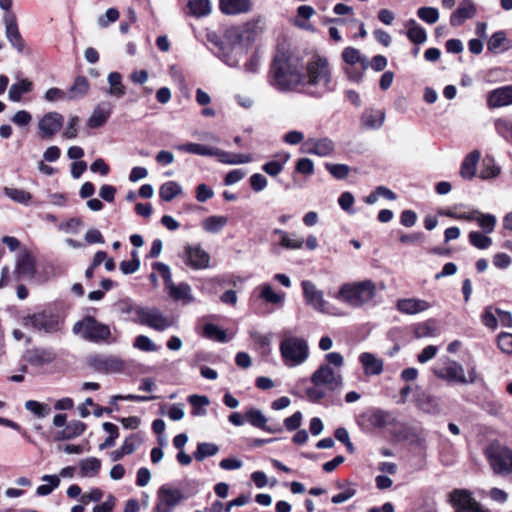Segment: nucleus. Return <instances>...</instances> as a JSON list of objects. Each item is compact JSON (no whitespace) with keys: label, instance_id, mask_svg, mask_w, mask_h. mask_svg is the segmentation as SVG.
I'll return each instance as SVG.
<instances>
[{"label":"nucleus","instance_id":"1","mask_svg":"<svg viewBox=\"0 0 512 512\" xmlns=\"http://www.w3.org/2000/svg\"><path fill=\"white\" fill-rule=\"evenodd\" d=\"M304 66L301 60L288 52L279 51L271 67V83L282 91H300Z\"/></svg>","mask_w":512,"mask_h":512},{"label":"nucleus","instance_id":"2","mask_svg":"<svg viewBox=\"0 0 512 512\" xmlns=\"http://www.w3.org/2000/svg\"><path fill=\"white\" fill-rule=\"evenodd\" d=\"M301 90L309 95L323 96L334 90L331 68L325 57L314 56L303 69Z\"/></svg>","mask_w":512,"mask_h":512},{"label":"nucleus","instance_id":"3","mask_svg":"<svg viewBox=\"0 0 512 512\" xmlns=\"http://www.w3.org/2000/svg\"><path fill=\"white\" fill-rule=\"evenodd\" d=\"M439 221L477 222V224H496L497 219L492 214H484L465 206L442 208L429 212L423 224H438Z\"/></svg>","mask_w":512,"mask_h":512},{"label":"nucleus","instance_id":"4","mask_svg":"<svg viewBox=\"0 0 512 512\" xmlns=\"http://www.w3.org/2000/svg\"><path fill=\"white\" fill-rule=\"evenodd\" d=\"M326 364L319 366L311 375L314 385H323L325 389L334 391L342 386L343 378L340 368L344 364L343 356L338 352H330L325 355Z\"/></svg>","mask_w":512,"mask_h":512},{"label":"nucleus","instance_id":"5","mask_svg":"<svg viewBox=\"0 0 512 512\" xmlns=\"http://www.w3.org/2000/svg\"><path fill=\"white\" fill-rule=\"evenodd\" d=\"M376 286L371 280L343 284L336 298L354 308H360L373 300Z\"/></svg>","mask_w":512,"mask_h":512},{"label":"nucleus","instance_id":"6","mask_svg":"<svg viewBox=\"0 0 512 512\" xmlns=\"http://www.w3.org/2000/svg\"><path fill=\"white\" fill-rule=\"evenodd\" d=\"M73 332L93 343H115L117 341L112 336L110 327L92 316H86L81 321L75 323Z\"/></svg>","mask_w":512,"mask_h":512},{"label":"nucleus","instance_id":"7","mask_svg":"<svg viewBox=\"0 0 512 512\" xmlns=\"http://www.w3.org/2000/svg\"><path fill=\"white\" fill-rule=\"evenodd\" d=\"M279 349L285 365L289 367L299 366L309 357V346L306 339L288 335L286 332Z\"/></svg>","mask_w":512,"mask_h":512},{"label":"nucleus","instance_id":"8","mask_svg":"<svg viewBox=\"0 0 512 512\" xmlns=\"http://www.w3.org/2000/svg\"><path fill=\"white\" fill-rule=\"evenodd\" d=\"M131 320L159 332L165 331L175 324V320L172 316L165 315L157 307L149 306H145V308H135V317H132Z\"/></svg>","mask_w":512,"mask_h":512},{"label":"nucleus","instance_id":"9","mask_svg":"<svg viewBox=\"0 0 512 512\" xmlns=\"http://www.w3.org/2000/svg\"><path fill=\"white\" fill-rule=\"evenodd\" d=\"M486 456L493 472L500 476L512 474V450L500 445H490Z\"/></svg>","mask_w":512,"mask_h":512},{"label":"nucleus","instance_id":"10","mask_svg":"<svg viewBox=\"0 0 512 512\" xmlns=\"http://www.w3.org/2000/svg\"><path fill=\"white\" fill-rule=\"evenodd\" d=\"M87 365L95 372L103 374L122 373L126 368L125 361L120 357L101 353L90 355Z\"/></svg>","mask_w":512,"mask_h":512},{"label":"nucleus","instance_id":"11","mask_svg":"<svg viewBox=\"0 0 512 512\" xmlns=\"http://www.w3.org/2000/svg\"><path fill=\"white\" fill-rule=\"evenodd\" d=\"M22 324L25 328H32L45 333H54L60 327L58 316L45 311L23 317Z\"/></svg>","mask_w":512,"mask_h":512},{"label":"nucleus","instance_id":"12","mask_svg":"<svg viewBox=\"0 0 512 512\" xmlns=\"http://www.w3.org/2000/svg\"><path fill=\"white\" fill-rule=\"evenodd\" d=\"M185 499L180 489L162 485L157 491L156 512H172Z\"/></svg>","mask_w":512,"mask_h":512},{"label":"nucleus","instance_id":"13","mask_svg":"<svg viewBox=\"0 0 512 512\" xmlns=\"http://www.w3.org/2000/svg\"><path fill=\"white\" fill-rule=\"evenodd\" d=\"M449 501L455 509L468 512H491L477 502L468 490L455 489L449 494Z\"/></svg>","mask_w":512,"mask_h":512},{"label":"nucleus","instance_id":"14","mask_svg":"<svg viewBox=\"0 0 512 512\" xmlns=\"http://www.w3.org/2000/svg\"><path fill=\"white\" fill-rule=\"evenodd\" d=\"M64 117L58 112L46 113L38 122L39 136L52 139L63 127Z\"/></svg>","mask_w":512,"mask_h":512},{"label":"nucleus","instance_id":"15","mask_svg":"<svg viewBox=\"0 0 512 512\" xmlns=\"http://www.w3.org/2000/svg\"><path fill=\"white\" fill-rule=\"evenodd\" d=\"M335 149L334 142L327 137L309 138L302 145V151L307 154L326 157L333 153Z\"/></svg>","mask_w":512,"mask_h":512},{"label":"nucleus","instance_id":"16","mask_svg":"<svg viewBox=\"0 0 512 512\" xmlns=\"http://www.w3.org/2000/svg\"><path fill=\"white\" fill-rule=\"evenodd\" d=\"M433 373L439 379L448 381L450 383H468V380L464 374L463 366L456 361H449L448 365L444 368L433 369Z\"/></svg>","mask_w":512,"mask_h":512},{"label":"nucleus","instance_id":"17","mask_svg":"<svg viewBox=\"0 0 512 512\" xmlns=\"http://www.w3.org/2000/svg\"><path fill=\"white\" fill-rule=\"evenodd\" d=\"M3 23L5 25V34L7 40L17 51L22 52L25 48V44L18 29L16 15H4Z\"/></svg>","mask_w":512,"mask_h":512},{"label":"nucleus","instance_id":"18","mask_svg":"<svg viewBox=\"0 0 512 512\" xmlns=\"http://www.w3.org/2000/svg\"><path fill=\"white\" fill-rule=\"evenodd\" d=\"M24 358L30 365L41 367L52 363L56 354L49 348L34 347L25 352Z\"/></svg>","mask_w":512,"mask_h":512},{"label":"nucleus","instance_id":"19","mask_svg":"<svg viewBox=\"0 0 512 512\" xmlns=\"http://www.w3.org/2000/svg\"><path fill=\"white\" fill-rule=\"evenodd\" d=\"M301 286L306 303L315 310L322 312L325 307L323 292L318 290L315 284L309 280L302 281Z\"/></svg>","mask_w":512,"mask_h":512},{"label":"nucleus","instance_id":"20","mask_svg":"<svg viewBox=\"0 0 512 512\" xmlns=\"http://www.w3.org/2000/svg\"><path fill=\"white\" fill-rule=\"evenodd\" d=\"M487 105L491 109L512 105V85L490 91L487 96Z\"/></svg>","mask_w":512,"mask_h":512},{"label":"nucleus","instance_id":"21","mask_svg":"<svg viewBox=\"0 0 512 512\" xmlns=\"http://www.w3.org/2000/svg\"><path fill=\"white\" fill-rule=\"evenodd\" d=\"M209 254L199 246H188L185 252V262L194 269H204L209 265Z\"/></svg>","mask_w":512,"mask_h":512},{"label":"nucleus","instance_id":"22","mask_svg":"<svg viewBox=\"0 0 512 512\" xmlns=\"http://www.w3.org/2000/svg\"><path fill=\"white\" fill-rule=\"evenodd\" d=\"M113 111V104L108 101L100 102L93 110L87 121L90 128H99L103 126L109 119Z\"/></svg>","mask_w":512,"mask_h":512},{"label":"nucleus","instance_id":"23","mask_svg":"<svg viewBox=\"0 0 512 512\" xmlns=\"http://www.w3.org/2000/svg\"><path fill=\"white\" fill-rule=\"evenodd\" d=\"M477 9L471 0H463L458 8L450 16V24L452 26H460L466 20L476 15Z\"/></svg>","mask_w":512,"mask_h":512},{"label":"nucleus","instance_id":"24","mask_svg":"<svg viewBox=\"0 0 512 512\" xmlns=\"http://www.w3.org/2000/svg\"><path fill=\"white\" fill-rule=\"evenodd\" d=\"M35 272L36 269L34 258L28 252L19 254L16 262V275L19 278L32 279L35 275Z\"/></svg>","mask_w":512,"mask_h":512},{"label":"nucleus","instance_id":"25","mask_svg":"<svg viewBox=\"0 0 512 512\" xmlns=\"http://www.w3.org/2000/svg\"><path fill=\"white\" fill-rule=\"evenodd\" d=\"M430 304L422 299L405 298L397 302V309L404 314L414 315L426 311Z\"/></svg>","mask_w":512,"mask_h":512},{"label":"nucleus","instance_id":"26","mask_svg":"<svg viewBox=\"0 0 512 512\" xmlns=\"http://www.w3.org/2000/svg\"><path fill=\"white\" fill-rule=\"evenodd\" d=\"M366 376L380 375L383 372V361L370 352H363L359 356Z\"/></svg>","mask_w":512,"mask_h":512},{"label":"nucleus","instance_id":"27","mask_svg":"<svg viewBox=\"0 0 512 512\" xmlns=\"http://www.w3.org/2000/svg\"><path fill=\"white\" fill-rule=\"evenodd\" d=\"M238 44L243 49H252L256 41V23L248 22L237 32Z\"/></svg>","mask_w":512,"mask_h":512},{"label":"nucleus","instance_id":"28","mask_svg":"<svg viewBox=\"0 0 512 512\" xmlns=\"http://www.w3.org/2000/svg\"><path fill=\"white\" fill-rule=\"evenodd\" d=\"M385 120V113L381 110L368 109L361 116V124L370 130L380 129Z\"/></svg>","mask_w":512,"mask_h":512},{"label":"nucleus","instance_id":"29","mask_svg":"<svg viewBox=\"0 0 512 512\" xmlns=\"http://www.w3.org/2000/svg\"><path fill=\"white\" fill-rule=\"evenodd\" d=\"M251 6L250 0H220L221 11L228 15L248 12Z\"/></svg>","mask_w":512,"mask_h":512},{"label":"nucleus","instance_id":"30","mask_svg":"<svg viewBox=\"0 0 512 512\" xmlns=\"http://www.w3.org/2000/svg\"><path fill=\"white\" fill-rule=\"evenodd\" d=\"M260 297L267 303L279 309L284 306L286 294L284 292H276L270 284H263Z\"/></svg>","mask_w":512,"mask_h":512},{"label":"nucleus","instance_id":"31","mask_svg":"<svg viewBox=\"0 0 512 512\" xmlns=\"http://www.w3.org/2000/svg\"><path fill=\"white\" fill-rule=\"evenodd\" d=\"M167 291L174 301H181L183 304H189L194 301L191 287L187 283L174 284Z\"/></svg>","mask_w":512,"mask_h":512},{"label":"nucleus","instance_id":"32","mask_svg":"<svg viewBox=\"0 0 512 512\" xmlns=\"http://www.w3.org/2000/svg\"><path fill=\"white\" fill-rule=\"evenodd\" d=\"M90 84L85 76H77L73 85L68 89V100H78L83 98L89 91Z\"/></svg>","mask_w":512,"mask_h":512},{"label":"nucleus","instance_id":"33","mask_svg":"<svg viewBox=\"0 0 512 512\" xmlns=\"http://www.w3.org/2000/svg\"><path fill=\"white\" fill-rule=\"evenodd\" d=\"M481 154L475 150L469 153L462 162L460 175L464 179H472L476 173V166L480 160Z\"/></svg>","mask_w":512,"mask_h":512},{"label":"nucleus","instance_id":"34","mask_svg":"<svg viewBox=\"0 0 512 512\" xmlns=\"http://www.w3.org/2000/svg\"><path fill=\"white\" fill-rule=\"evenodd\" d=\"M107 82L109 84V89L106 92L108 95L122 98L126 94V88L122 82V75L119 72H110L107 76Z\"/></svg>","mask_w":512,"mask_h":512},{"label":"nucleus","instance_id":"35","mask_svg":"<svg viewBox=\"0 0 512 512\" xmlns=\"http://www.w3.org/2000/svg\"><path fill=\"white\" fill-rule=\"evenodd\" d=\"M33 84L28 79H22L20 82L14 83L9 89V99L13 102H19L23 94L32 90Z\"/></svg>","mask_w":512,"mask_h":512},{"label":"nucleus","instance_id":"36","mask_svg":"<svg viewBox=\"0 0 512 512\" xmlns=\"http://www.w3.org/2000/svg\"><path fill=\"white\" fill-rule=\"evenodd\" d=\"M3 192L9 199L22 205H29L32 200L31 193L24 189L4 187Z\"/></svg>","mask_w":512,"mask_h":512},{"label":"nucleus","instance_id":"37","mask_svg":"<svg viewBox=\"0 0 512 512\" xmlns=\"http://www.w3.org/2000/svg\"><path fill=\"white\" fill-rule=\"evenodd\" d=\"M407 37L415 44H423L427 40V33L414 19L408 21Z\"/></svg>","mask_w":512,"mask_h":512},{"label":"nucleus","instance_id":"38","mask_svg":"<svg viewBox=\"0 0 512 512\" xmlns=\"http://www.w3.org/2000/svg\"><path fill=\"white\" fill-rule=\"evenodd\" d=\"M101 468V461L96 457H89L81 460L79 464L80 473L84 477L96 476Z\"/></svg>","mask_w":512,"mask_h":512},{"label":"nucleus","instance_id":"39","mask_svg":"<svg viewBox=\"0 0 512 512\" xmlns=\"http://www.w3.org/2000/svg\"><path fill=\"white\" fill-rule=\"evenodd\" d=\"M182 193V187L175 181L163 183L159 188V197L166 202L172 201Z\"/></svg>","mask_w":512,"mask_h":512},{"label":"nucleus","instance_id":"40","mask_svg":"<svg viewBox=\"0 0 512 512\" xmlns=\"http://www.w3.org/2000/svg\"><path fill=\"white\" fill-rule=\"evenodd\" d=\"M214 148L198 143H186L178 147L181 151L201 156H213L215 153Z\"/></svg>","mask_w":512,"mask_h":512},{"label":"nucleus","instance_id":"41","mask_svg":"<svg viewBox=\"0 0 512 512\" xmlns=\"http://www.w3.org/2000/svg\"><path fill=\"white\" fill-rule=\"evenodd\" d=\"M41 480L48 484H42L38 486L36 493L39 496L49 495L55 488L60 484V479L57 475H44Z\"/></svg>","mask_w":512,"mask_h":512},{"label":"nucleus","instance_id":"42","mask_svg":"<svg viewBox=\"0 0 512 512\" xmlns=\"http://www.w3.org/2000/svg\"><path fill=\"white\" fill-rule=\"evenodd\" d=\"M229 421L235 426H241L245 422L251 423L253 426H256V409H249L245 415H242L238 412H234L229 416Z\"/></svg>","mask_w":512,"mask_h":512},{"label":"nucleus","instance_id":"43","mask_svg":"<svg viewBox=\"0 0 512 512\" xmlns=\"http://www.w3.org/2000/svg\"><path fill=\"white\" fill-rule=\"evenodd\" d=\"M102 427L105 432L109 433V436L105 439V441L103 443H101L99 445L100 450L107 449V448L114 446L115 440L119 436V430L115 424L110 423V422H104Z\"/></svg>","mask_w":512,"mask_h":512},{"label":"nucleus","instance_id":"44","mask_svg":"<svg viewBox=\"0 0 512 512\" xmlns=\"http://www.w3.org/2000/svg\"><path fill=\"white\" fill-rule=\"evenodd\" d=\"M188 7L191 13L196 17L206 16L211 12L209 0H190Z\"/></svg>","mask_w":512,"mask_h":512},{"label":"nucleus","instance_id":"45","mask_svg":"<svg viewBox=\"0 0 512 512\" xmlns=\"http://www.w3.org/2000/svg\"><path fill=\"white\" fill-rule=\"evenodd\" d=\"M218 451V446L213 443H199L194 453V458L197 461H203L206 457L214 456Z\"/></svg>","mask_w":512,"mask_h":512},{"label":"nucleus","instance_id":"46","mask_svg":"<svg viewBox=\"0 0 512 512\" xmlns=\"http://www.w3.org/2000/svg\"><path fill=\"white\" fill-rule=\"evenodd\" d=\"M204 335L209 339L217 340L221 343L227 342L226 332L211 323L204 326Z\"/></svg>","mask_w":512,"mask_h":512},{"label":"nucleus","instance_id":"47","mask_svg":"<svg viewBox=\"0 0 512 512\" xmlns=\"http://www.w3.org/2000/svg\"><path fill=\"white\" fill-rule=\"evenodd\" d=\"M25 408L40 418L46 417L51 411L48 405L35 400L26 401Z\"/></svg>","mask_w":512,"mask_h":512},{"label":"nucleus","instance_id":"48","mask_svg":"<svg viewBox=\"0 0 512 512\" xmlns=\"http://www.w3.org/2000/svg\"><path fill=\"white\" fill-rule=\"evenodd\" d=\"M500 168L495 165L493 159L486 158L483 161V168L480 172V177L482 179H491L495 178L499 175Z\"/></svg>","mask_w":512,"mask_h":512},{"label":"nucleus","instance_id":"49","mask_svg":"<svg viewBox=\"0 0 512 512\" xmlns=\"http://www.w3.org/2000/svg\"><path fill=\"white\" fill-rule=\"evenodd\" d=\"M469 239L471 244L478 249H487L492 244L490 237L478 231H472L469 234Z\"/></svg>","mask_w":512,"mask_h":512},{"label":"nucleus","instance_id":"50","mask_svg":"<svg viewBox=\"0 0 512 512\" xmlns=\"http://www.w3.org/2000/svg\"><path fill=\"white\" fill-rule=\"evenodd\" d=\"M417 16L428 24H434L439 19V12L434 7H421L417 10Z\"/></svg>","mask_w":512,"mask_h":512},{"label":"nucleus","instance_id":"51","mask_svg":"<svg viewBox=\"0 0 512 512\" xmlns=\"http://www.w3.org/2000/svg\"><path fill=\"white\" fill-rule=\"evenodd\" d=\"M506 41V34L503 31H497L490 37L487 43V49L490 52L497 53L500 51L504 42Z\"/></svg>","mask_w":512,"mask_h":512},{"label":"nucleus","instance_id":"52","mask_svg":"<svg viewBox=\"0 0 512 512\" xmlns=\"http://www.w3.org/2000/svg\"><path fill=\"white\" fill-rule=\"evenodd\" d=\"M288 158L289 156L287 155L284 161H269L262 166V170L268 175L275 177L283 170L284 164L287 162Z\"/></svg>","mask_w":512,"mask_h":512},{"label":"nucleus","instance_id":"53","mask_svg":"<svg viewBox=\"0 0 512 512\" xmlns=\"http://www.w3.org/2000/svg\"><path fill=\"white\" fill-rule=\"evenodd\" d=\"M143 440L138 434H131L127 437L122 445L123 453L132 454L141 444Z\"/></svg>","mask_w":512,"mask_h":512},{"label":"nucleus","instance_id":"54","mask_svg":"<svg viewBox=\"0 0 512 512\" xmlns=\"http://www.w3.org/2000/svg\"><path fill=\"white\" fill-rule=\"evenodd\" d=\"M133 346L139 350L153 352L157 350L156 344L147 336L139 335L135 338Z\"/></svg>","mask_w":512,"mask_h":512},{"label":"nucleus","instance_id":"55","mask_svg":"<svg viewBox=\"0 0 512 512\" xmlns=\"http://www.w3.org/2000/svg\"><path fill=\"white\" fill-rule=\"evenodd\" d=\"M132 256V260H125L120 263V270L123 274H133L139 269L140 260L137 257V252L133 251Z\"/></svg>","mask_w":512,"mask_h":512},{"label":"nucleus","instance_id":"56","mask_svg":"<svg viewBox=\"0 0 512 512\" xmlns=\"http://www.w3.org/2000/svg\"><path fill=\"white\" fill-rule=\"evenodd\" d=\"M326 169L336 179H344L348 176L350 168L345 164H326Z\"/></svg>","mask_w":512,"mask_h":512},{"label":"nucleus","instance_id":"57","mask_svg":"<svg viewBox=\"0 0 512 512\" xmlns=\"http://www.w3.org/2000/svg\"><path fill=\"white\" fill-rule=\"evenodd\" d=\"M153 268L161 274V276L164 280L166 290H168L170 287H172L175 284L172 281V274H171L170 268L166 264L157 262L153 265Z\"/></svg>","mask_w":512,"mask_h":512},{"label":"nucleus","instance_id":"58","mask_svg":"<svg viewBox=\"0 0 512 512\" xmlns=\"http://www.w3.org/2000/svg\"><path fill=\"white\" fill-rule=\"evenodd\" d=\"M498 347L503 353L512 354V333L502 332L497 337Z\"/></svg>","mask_w":512,"mask_h":512},{"label":"nucleus","instance_id":"59","mask_svg":"<svg viewBox=\"0 0 512 512\" xmlns=\"http://www.w3.org/2000/svg\"><path fill=\"white\" fill-rule=\"evenodd\" d=\"M44 99L47 102H57V101L68 100V96H67V92L66 91H64L62 89H59V88H56V87H53V88H49L45 92Z\"/></svg>","mask_w":512,"mask_h":512},{"label":"nucleus","instance_id":"60","mask_svg":"<svg viewBox=\"0 0 512 512\" xmlns=\"http://www.w3.org/2000/svg\"><path fill=\"white\" fill-rule=\"evenodd\" d=\"M414 335L416 338L431 337L434 335V325L432 321L418 324L414 328Z\"/></svg>","mask_w":512,"mask_h":512},{"label":"nucleus","instance_id":"61","mask_svg":"<svg viewBox=\"0 0 512 512\" xmlns=\"http://www.w3.org/2000/svg\"><path fill=\"white\" fill-rule=\"evenodd\" d=\"M361 55L362 54L358 49L354 47H346L342 52V59L346 64L353 66L358 63Z\"/></svg>","mask_w":512,"mask_h":512},{"label":"nucleus","instance_id":"62","mask_svg":"<svg viewBox=\"0 0 512 512\" xmlns=\"http://www.w3.org/2000/svg\"><path fill=\"white\" fill-rule=\"evenodd\" d=\"M71 439L82 435L86 429V425L78 420L69 422L64 428Z\"/></svg>","mask_w":512,"mask_h":512},{"label":"nucleus","instance_id":"63","mask_svg":"<svg viewBox=\"0 0 512 512\" xmlns=\"http://www.w3.org/2000/svg\"><path fill=\"white\" fill-rule=\"evenodd\" d=\"M326 390L323 385H314L306 389V395L309 400L318 402L326 396Z\"/></svg>","mask_w":512,"mask_h":512},{"label":"nucleus","instance_id":"64","mask_svg":"<svg viewBox=\"0 0 512 512\" xmlns=\"http://www.w3.org/2000/svg\"><path fill=\"white\" fill-rule=\"evenodd\" d=\"M495 129L499 135L507 138L509 134L512 137V121L506 119H497L495 121Z\"/></svg>","mask_w":512,"mask_h":512}]
</instances>
